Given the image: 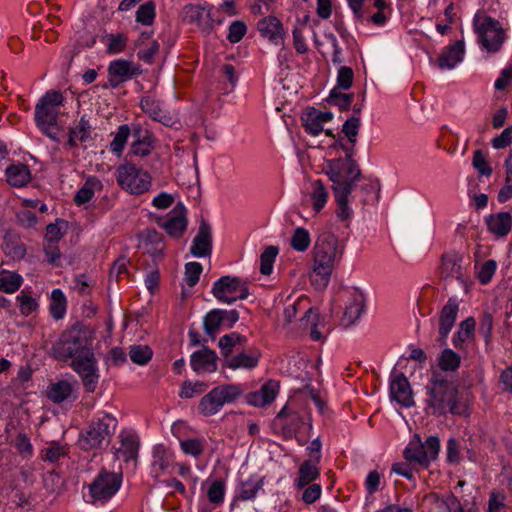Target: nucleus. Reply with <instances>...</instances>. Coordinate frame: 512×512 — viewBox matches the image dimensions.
I'll list each match as a JSON object with an SVG mask.
<instances>
[{"instance_id":"69168bd1","label":"nucleus","mask_w":512,"mask_h":512,"mask_svg":"<svg viewBox=\"0 0 512 512\" xmlns=\"http://www.w3.org/2000/svg\"><path fill=\"white\" fill-rule=\"evenodd\" d=\"M127 37L124 34H116L108 36L107 51L110 54H118L126 48Z\"/></svg>"},{"instance_id":"e2e57ef3","label":"nucleus","mask_w":512,"mask_h":512,"mask_svg":"<svg viewBox=\"0 0 512 512\" xmlns=\"http://www.w3.org/2000/svg\"><path fill=\"white\" fill-rule=\"evenodd\" d=\"M43 250L49 264L55 267L60 266L61 253L57 242L44 241Z\"/></svg>"},{"instance_id":"393cba45","label":"nucleus","mask_w":512,"mask_h":512,"mask_svg":"<svg viewBox=\"0 0 512 512\" xmlns=\"http://www.w3.org/2000/svg\"><path fill=\"white\" fill-rule=\"evenodd\" d=\"M365 308V296L362 292L355 289L351 295L349 302L345 308L343 324L350 326L354 324L362 315Z\"/></svg>"},{"instance_id":"de8ad7c7","label":"nucleus","mask_w":512,"mask_h":512,"mask_svg":"<svg viewBox=\"0 0 512 512\" xmlns=\"http://www.w3.org/2000/svg\"><path fill=\"white\" fill-rule=\"evenodd\" d=\"M134 137H136V139L131 144L130 154L140 157L148 156L153 149L151 137L144 136L141 138L139 132L135 133Z\"/></svg>"},{"instance_id":"0eeeda50","label":"nucleus","mask_w":512,"mask_h":512,"mask_svg":"<svg viewBox=\"0 0 512 512\" xmlns=\"http://www.w3.org/2000/svg\"><path fill=\"white\" fill-rule=\"evenodd\" d=\"M122 474L102 469L87 485L83 493L85 501L94 506L107 503L120 489Z\"/></svg>"},{"instance_id":"3c124183","label":"nucleus","mask_w":512,"mask_h":512,"mask_svg":"<svg viewBox=\"0 0 512 512\" xmlns=\"http://www.w3.org/2000/svg\"><path fill=\"white\" fill-rule=\"evenodd\" d=\"M475 329V320L472 317H468L464 321L460 323V328L457 334L453 337V344L456 348L461 347V345L469 339L473 331Z\"/></svg>"},{"instance_id":"423d86ee","label":"nucleus","mask_w":512,"mask_h":512,"mask_svg":"<svg viewBox=\"0 0 512 512\" xmlns=\"http://www.w3.org/2000/svg\"><path fill=\"white\" fill-rule=\"evenodd\" d=\"M473 31L476 34L477 43L488 53L499 52L506 39L501 23L481 11H477L473 17Z\"/></svg>"},{"instance_id":"9b49d317","label":"nucleus","mask_w":512,"mask_h":512,"mask_svg":"<svg viewBox=\"0 0 512 512\" xmlns=\"http://www.w3.org/2000/svg\"><path fill=\"white\" fill-rule=\"evenodd\" d=\"M211 293L221 303L233 304L249 296L247 281L229 275L220 277L213 283Z\"/></svg>"},{"instance_id":"052dcab7","label":"nucleus","mask_w":512,"mask_h":512,"mask_svg":"<svg viewBox=\"0 0 512 512\" xmlns=\"http://www.w3.org/2000/svg\"><path fill=\"white\" fill-rule=\"evenodd\" d=\"M65 455V448L55 441L49 443V445L42 450V459L45 462L55 463Z\"/></svg>"},{"instance_id":"b1692460","label":"nucleus","mask_w":512,"mask_h":512,"mask_svg":"<svg viewBox=\"0 0 512 512\" xmlns=\"http://www.w3.org/2000/svg\"><path fill=\"white\" fill-rule=\"evenodd\" d=\"M257 28L264 38L269 39L274 44L283 43V26L278 18L274 16L265 17L258 21Z\"/></svg>"},{"instance_id":"bb28decb","label":"nucleus","mask_w":512,"mask_h":512,"mask_svg":"<svg viewBox=\"0 0 512 512\" xmlns=\"http://www.w3.org/2000/svg\"><path fill=\"white\" fill-rule=\"evenodd\" d=\"M301 323L305 328H309L310 337L314 341L323 339L324 328L326 326L325 317L314 308H309L301 318Z\"/></svg>"},{"instance_id":"bf43d9fd","label":"nucleus","mask_w":512,"mask_h":512,"mask_svg":"<svg viewBox=\"0 0 512 512\" xmlns=\"http://www.w3.org/2000/svg\"><path fill=\"white\" fill-rule=\"evenodd\" d=\"M354 80V72L348 66H340L337 72L336 86L333 89L348 90Z\"/></svg>"},{"instance_id":"a19ab883","label":"nucleus","mask_w":512,"mask_h":512,"mask_svg":"<svg viewBox=\"0 0 512 512\" xmlns=\"http://www.w3.org/2000/svg\"><path fill=\"white\" fill-rule=\"evenodd\" d=\"M179 444L185 455L197 459L204 453L206 440L204 438H188L180 440Z\"/></svg>"},{"instance_id":"774afa93","label":"nucleus","mask_w":512,"mask_h":512,"mask_svg":"<svg viewBox=\"0 0 512 512\" xmlns=\"http://www.w3.org/2000/svg\"><path fill=\"white\" fill-rule=\"evenodd\" d=\"M498 387L502 392L512 394V364L501 371L498 378Z\"/></svg>"},{"instance_id":"dca6fc26","label":"nucleus","mask_w":512,"mask_h":512,"mask_svg":"<svg viewBox=\"0 0 512 512\" xmlns=\"http://www.w3.org/2000/svg\"><path fill=\"white\" fill-rule=\"evenodd\" d=\"M459 311V301L455 297L448 299L442 307L439 314V337L438 342L441 345L446 344V339L454 327Z\"/></svg>"},{"instance_id":"4c0bfd02","label":"nucleus","mask_w":512,"mask_h":512,"mask_svg":"<svg viewBox=\"0 0 512 512\" xmlns=\"http://www.w3.org/2000/svg\"><path fill=\"white\" fill-rule=\"evenodd\" d=\"M72 385L66 380H61L49 385L47 397L54 403L60 404L68 400L72 395Z\"/></svg>"},{"instance_id":"7ed1b4c3","label":"nucleus","mask_w":512,"mask_h":512,"mask_svg":"<svg viewBox=\"0 0 512 512\" xmlns=\"http://www.w3.org/2000/svg\"><path fill=\"white\" fill-rule=\"evenodd\" d=\"M344 248L334 233L322 231L318 234L312 250V283L316 288L327 287L334 268L342 260Z\"/></svg>"},{"instance_id":"ea45409f","label":"nucleus","mask_w":512,"mask_h":512,"mask_svg":"<svg viewBox=\"0 0 512 512\" xmlns=\"http://www.w3.org/2000/svg\"><path fill=\"white\" fill-rule=\"evenodd\" d=\"M23 278L17 272L7 270L0 271V291L5 293H14L22 285Z\"/></svg>"},{"instance_id":"49530a36","label":"nucleus","mask_w":512,"mask_h":512,"mask_svg":"<svg viewBox=\"0 0 512 512\" xmlns=\"http://www.w3.org/2000/svg\"><path fill=\"white\" fill-rule=\"evenodd\" d=\"M505 168V185L500 189L498 193V201L500 203H504L512 198V149L510 150L509 156L505 160Z\"/></svg>"},{"instance_id":"aec40b11","label":"nucleus","mask_w":512,"mask_h":512,"mask_svg":"<svg viewBox=\"0 0 512 512\" xmlns=\"http://www.w3.org/2000/svg\"><path fill=\"white\" fill-rule=\"evenodd\" d=\"M187 225L186 209L179 203L171 210L169 218L162 224V227L169 236L178 239L186 231Z\"/></svg>"},{"instance_id":"6ab92c4d","label":"nucleus","mask_w":512,"mask_h":512,"mask_svg":"<svg viewBox=\"0 0 512 512\" xmlns=\"http://www.w3.org/2000/svg\"><path fill=\"white\" fill-rule=\"evenodd\" d=\"M140 107L142 111L148 114L153 120L162 123L167 127H173L179 124L169 113L164 111L161 102L152 96H144L141 98Z\"/></svg>"},{"instance_id":"39448f33","label":"nucleus","mask_w":512,"mask_h":512,"mask_svg":"<svg viewBox=\"0 0 512 512\" xmlns=\"http://www.w3.org/2000/svg\"><path fill=\"white\" fill-rule=\"evenodd\" d=\"M65 101L64 95L57 90H48L35 106V123L40 131L52 140H57L53 131L57 126L60 107Z\"/></svg>"},{"instance_id":"4be33fe9","label":"nucleus","mask_w":512,"mask_h":512,"mask_svg":"<svg viewBox=\"0 0 512 512\" xmlns=\"http://www.w3.org/2000/svg\"><path fill=\"white\" fill-rule=\"evenodd\" d=\"M217 354L215 351L204 347L191 355V368L197 373H211L217 369Z\"/></svg>"},{"instance_id":"2f4dec72","label":"nucleus","mask_w":512,"mask_h":512,"mask_svg":"<svg viewBox=\"0 0 512 512\" xmlns=\"http://www.w3.org/2000/svg\"><path fill=\"white\" fill-rule=\"evenodd\" d=\"M486 223L490 232L499 237H503L511 230L512 216L509 212H500L495 215H490Z\"/></svg>"},{"instance_id":"603ef678","label":"nucleus","mask_w":512,"mask_h":512,"mask_svg":"<svg viewBox=\"0 0 512 512\" xmlns=\"http://www.w3.org/2000/svg\"><path fill=\"white\" fill-rule=\"evenodd\" d=\"M279 249L276 246H268L260 256V272L263 275H270L273 270L275 259Z\"/></svg>"},{"instance_id":"ddd939ff","label":"nucleus","mask_w":512,"mask_h":512,"mask_svg":"<svg viewBox=\"0 0 512 512\" xmlns=\"http://www.w3.org/2000/svg\"><path fill=\"white\" fill-rule=\"evenodd\" d=\"M329 179L333 183L332 189L338 205L337 216L342 221H346L353 212L349 206V196L355 187V183H353V179L342 181L339 173L333 170L329 173Z\"/></svg>"},{"instance_id":"f704fd0d","label":"nucleus","mask_w":512,"mask_h":512,"mask_svg":"<svg viewBox=\"0 0 512 512\" xmlns=\"http://www.w3.org/2000/svg\"><path fill=\"white\" fill-rule=\"evenodd\" d=\"M247 342V337L241 335L237 332H232L230 334H226L219 339L218 346L220 348V353L224 358L225 363L227 362V358L232 357V352L237 346H243Z\"/></svg>"},{"instance_id":"a18cd8bd","label":"nucleus","mask_w":512,"mask_h":512,"mask_svg":"<svg viewBox=\"0 0 512 512\" xmlns=\"http://www.w3.org/2000/svg\"><path fill=\"white\" fill-rule=\"evenodd\" d=\"M285 416H288L290 423L283 426V433L286 437H292L304 420L296 412H290L286 406L279 411L276 418L281 419Z\"/></svg>"},{"instance_id":"0e129e2a","label":"nucleus","mask_w":512,"mask_h":512,"mask_svg":"<svg viewBox=\"0 0 512 512\" xmlns=\"http://www.w3.org/2000/svg\"><path fill=\"white\" fill-rule=\"evenodd\" d=\"M472 165L480 175L490 176L492 174V168L486 160V156L482 150H476L474 152Z\"/></svg>"},{"instance_id":"f8f14e48","label":"nucleus","mask_w":512,"mask_h":512,"mask_svg":"<svg viewBox=\"0 0 512 512\" xmlns=\"http://www.w3.org/2000/svg\"><path fill=\"white\" fill-rule=\"evenodd\" d=\"M185 20L195 23L204 34H209L214 25L222 24L223 19L216 15L213 6L189 4L184 9Z\"/></svg>"},{"instance_id":"c9c22d12","label":"nucleus","mask_w":512,"mask_h":512,"mask_svg":"<svg viewBox=\"0 0 512 512\" xmlns=\"http://www.w3.org/2000/svg\"><path fill=\"white\" fill-rule=\"evenodd\" d=\"M102 188L103 185L96 176H89L83 186L75 194L74 202L77 205H83L93 198L96 190H101Z\"/></svg>"},{"instance_id":"cd10ccee","label":"nucleus","mask_w":512,"mask_h":512,"mask_svg":"<svg viewBox=\"0 0 512 512\" xmlns=\"http://www.w3.org/2000/svg\"><path fill=\"white\" fill-rule=\"evenodd\" d=\"M463 55L464 44L462 41H456L443 49L438 59V66L440 69H452L463 60Z\"/></svg>"},{"instance_id":"c85d7f7f","label":"nucleus","mask_w":512,"mask_h":512,"mask_svg":"<svg viewBox=\"0 0 512 512\" xmlns=\"http://www.w3.org/2000/svg\"><path fill=\"white\" fill-rule=\"evenodd\" d=\"M264 477L257 474L250 475L246 480H241L235 500L248 501L256 497L263 489Z\"/></svg>"},{"instance_id":"f257e3e1","label":"nucleus","mask_w":512,"mask_h":512,"mask_svg":"<svg viewBox=\"0 0 512 512\" xmlns=\"http://www.w3.org/2000/svg\"><path fill=\"white\" fill-rule=\"evenodd\" d=\"M51 355L59 361L71 359V368L81 378L85 391L93 393L96 390L100 378L98 361L85 330L72 327L62 332L51 347Z\"/></svg>"},{"instance_id":"9d476101","label":"nucleus","mask_w":512,"mask_h":512,"mask_svg":"<svg viewBox=\"0 0 512 512\" xmlns=\"http://www.w3.org/2000/svg\"><path fill=\"white\" fill-rule=\"evenodd\" d=\"M118 185L133 195H141L152 186V179L148 172L137 168L132 163L120 165L115 172Z\"/></svg>"},{"instance_id":"7c9ffc66","label":"nucleus","mask_w":512,"mask_h":512,"mask_svg":"<svg viewBox=\"0 0 512 512\" xmlns=\"http://www.w3.org/2000/svg\"><path fill=\"white\" fill-rule=\"evenodd\" d=\"M7 182L13 187H23L31 180V172L23 163L11 164L5 170Z\"/></svg>"},{"instance_id":"72a5a7b5","label":"nucleus","mask_w":512,"mask_h":512,"mask_svg":"<svg viewBox=\"0 0 512 512\" xmlns=\"http://www.w3.org/2000/svg\"><path fill=\"white\" fill-rule=\"evenodd\" d=\"M318 464L312 459L305 460L299 467L295 484L298 488H304L320 476Z\"/></svg>"},{"instance_id":"412c9836","label":"nucleus","mask_w":512,"mask_h":512,"mask_svg":"<svg viewBox=\"0 0 512 512\" xmlns=\"http://www.w3.org/2000/svg\"><path fill=\"white\" fill-rule=\"evenodd\" d=\"M463 257L457 253H449L442 256L440 274L442 278H455L461 284L466 283L463 272Z\"/></svg>"},{"instance_id":"8fccbe9b","label":"nucleus","mask_w":512,"mask_h":512,"mask_svg":"<svg viewBox=\"0 0 512 512\" xmlns=\"http://www.w3.org/2000/svg\"><path fill=\"white\" fill-rule=\"evenodd\" d=\"M303 126L307 133L316 136L323 131V124L316 115V108H309L302 116Z\"/></svg>"},{"instance_id":"20e7f679","label":"nucleus","mask_w":512,"mask_h":512,"mask_svg":"<svg viewBox=\"0 0 512 512\" xmlns=\"http://www.w3.org/2000/svg\"><path fill=\"white\" fill-rule=\"evenodd\" d=\"M117 427V420L106 412L98 413L84 428L78 439L81 450L90 451L106 448Z\"/></svg>"},{"instance_id":"864d4df0","label":"nucleus","mask_w":512,"mask_h":512,"mask_svg":"<svg viewBox=\"0 0 512 512\" xmlns=\"http://www.w3.org/2000/svg\"><path fill=\"white\" fill-rule=\"evenodd\" d=\"M361 120L359 116L352 115L342 126V133L347 137L350 144L355 145L360 130Z\"/></svg>"},{"instance_id":"a878e982","label":"nucleus","mask_w":512,"mask_h":512,"mask_svg":"<svg viewBox=\"0 0 512 512\" xmlns=\"http://www.w3.org/2000/svg\"><path fill=\"white\" fill-rule=\"evenodd\" d=\"M139 245L152 256H160L165 247L162 234L154 228H147L139 234Z\"/></svg>"},{"instance_id":"680f3d73","label":"nucleus","mask_w":512,"mask_h":512,"mask_svg":"<svg viewBox=\"0 0 512 512\" xmlns=\"http://www.w3.org/2000/svg\"><path fill=\"white\" fill-rule=\"evenodd\" d=\"M202 270L203 267L199 262H189L185 265L184 281L189 287L198 283Z\"/></svg>"},{"instance_id":"f03ea898","label":"nucleus","mask_w":512,"mask_h":512,"mask_svg":"<svg viewBox=\"0 0 512 512\" xmlns=\"http://www.w3.org/2000/svg\"><path fill=\"white\" fill-rule=\"evenodd\" d=\"M425 412L434 417L446 416L448 413L468 417L469 406L459 396L456 385L447 374L431 370V376L425 386Z\"/></svg>"},{"instance_id":"c03bdc74","label":"nucleus","mask_w":512,"mask_h":512,"mask_svg":"<svg viewBox=\"0 0 512 512\" xmlns=\"http://www.w3.org/2000/svg\"><path fill=\"white\" fill-rule=\"evenodd\" d=\"M311 244L310 233L303 227H297L290 239V246L297 252H305Z\"/></svg>"},{"instance_id":"c756f323","label":"nucleus","mask_w":512,"mask_h":512,"mask_svg":"<svg viewBox=\"0 0 512 512\" xmlns=\"http://www.w3.org/2000/svg\"><path fill=\"white\" fill-rule=\"evenodd\" d=\"M174 459L173 453L164 445L159 444L153 448L152 452V468L155 477H159L166 469H168Z\"/></svg>"},{"instance_id":"473e14b6","label":"nucleus","mask_w":512,"mask_h":512,"mask_svg":"<svg viewBox=\"0 0 512 512\" xmlns=\"http://www.w3.org/2000/svg\"><path fill=\"white\" fill-rule=\"evenodd\" d=\"M260 353L257 350L251 353L241 352L237 355L227 358L225 365L230 369H253L258 365Z\"/></svg>"},{"instance_id":"5fc2aeb1","label":"nucleus","mask_w":512,"mask_h":512,"mask_svg":"<svg viewBox=\"0 0 512 512\" xmlns=\"http://www.w3.org/2000/svg\"><path fill=\"white\" fill-rule=\"evenodd\" d=\"M152 355L153 352L147 345H134L131 346L129 351L131 361L138 365L147 364L152 358Z\"/></svg>"},{"instance_id":"6e6552de","label":"nucleus","mask_w":512,"mask_h":512,"mask_svg":"<svg viewBox=\"0 0 512 512\" xmlns=\"http://www.w3.org/2000/svg\"><path fill=\"white\" fill-rule=\"evenodd\" d=\"M440 450V440L431 435L422 442L419 434H414L404 449L403 456L410 464L427 468L434 461Z\"/></svg>"},{"instance_id":"5701e85b","label":"nucleus","mask_w":512,"mask_h":512,"mask_svg":"<svg viewBox=\"0 0 512 512\" xmlns=\"http://www.w3.org/2000/svg\"><path fill=\"white\" fill-rule=\"evenodd\" d=\"M279 384L270 380L263 384L258 391L251 392L247 395V403L255 407H262L272 403L278 394Z\"/></svg>"},{"instance_id":"4468645a","label":"nucleus","mask_w":512,"mask_h":512,"mask_svg":"<svg viewBox=\"0 0 512 512\" xmlns=\"http://www.w3.org/2000/svg\"><path fill=\"white\" fill-rule=\"evenodd\" d=\"M354 146L355 145L351 144V147H348L341 144L342 149L345 151V160L336 159L330 161L326 171L328 176L329 173L333 170L339 173L342 181L353 179V183H355L361 177V170L358 163L354 159Z\"/></svg>"},{"instance_id":"f3484780","label":"nucleus","mask_w":512,"mask_h":512,"mask_svg":"<svg viewBox=\"0 0 512 512\" xmlns=\"http://www.w3.org/2000/svg\"><path fill=\"white\" fill-rule=\"evenodd\" d=\"M390 396L403 407H411L414 405L410 383L403 373L391 375Z\"/></svg>"},{"instance_id":"a211bd4d","label":"nucleus","mask_w":512,"mask_h":512,"mask_svg":"<svg viewBox=\"0 0 512 512\" xmlns=\"http://www.w3.org/2000/svg\"><path fill=\"white\" fill-rule=\"evenodd\" d=\"M190 252L195 257H206L212 252V228L211 225L201 218L198 232L193 239Z\"/></svg>"},{"instance_id":"338daca9","label":"nucleus","mask_w":512,"mask_h":512,"mask_svg":"<svg viewBox=\"0 0 512 512\" xmlns=\"http://www.w3.org/2000/svg\"><path fill=\"white\" fill-rule=\"evenodd\" d=\"M14 445L20 455L24 457H31L33 454V446L29 437L25 433H18Z\"/></svg>"},{"instance_id":"37998d69","label":"nucleus","mask_w":512,"mask_h":512,"mask_svg":"<svg viewBox=\"0 0 512 512\" xmlns=\"http://www.w3.org/2000/svg\"><path fill=\"white\" fill-rule=\"evenodd\" d=\"M50 313L56 320L62 319L66 313V297L60 289L51 293Z\"/></svg>"},{"instance_id":"e433bc0d","label":"nucleus","mask_w":512,"mask_h":512,"mask_svg":"<svg viewBox=\"0 0 512 512\" xmlns=\"http://www.w3.org/2000/svg\"><path fill=\"white\" fill-rule=\"evenodd\" d=\"M460 363V355L452 349L446 348L438 356V368L436 370L443 374H447V372H455L460 367Z\"/></svg>"},{"instance_id":"4d7b16f0","label":"nucleus","mask_w":512,"mask_h":512,"mask_svg":"<svg viewBox=\"0 0 512 512\" xmlns=\"http://www.w3.org/2000/svg\"><path fill=\"white\" fill-rule=\"evenodd\" d=\"M225 495V483L223 480H215L213 481L208 490L207 497L210 503L214 505H220L224 501Z\"/></svg>"},{"instance_id":"1a4fd4ad","label":"nucleus","mask_w":512,"mask_h":512,"mask_svg":"<svg viewBox=\"0 0 512 512\" xmlns=\"http://www.w3.org/2000/svg\"><path fill=\"white\" fill-rule=\"evenodd\" d=\"M242 394L239 385L223 384L214 387L199 402L198 410L204 416H212L219 412L225 404L234 402Z\"/></svg>"},{"instance_id":"13d9d810","label":"nucleus","mask_w":512,"mask_h":512,"mask_svg":"<svg viewBox=\"0 0 512 512\" xmlns=\"http://www.w3.org/2000/svg\"><path fill=\"white\" fill-rule=\"evenodd\" d=\"M155 15V4L152 1H148L142 4L136 11V21L143 25H151Z\"/></svg>"},{"instance_id":"2eb2a0df","label":"nucleus","mask_w":512,"mask_h":512,"mask_svg":"<svg viewBox=\"0 0 512 512\" xmlns=\"http://www.w3.org/2000/svg\"><path fill=\"white\" fill-rule=\"evenodd\" d=\"M139 73V68L131 61L125 59L111 61L108 66L109 85L112 88H117L120 84L130 80Z\"/></svg>"},{"instance_id":"6e6d98bb","label":"nucleus","mask_w":512,"mask_h":512,"mask_svg":"<svg viewBox=\"0 0 512 512\" xmlns=\"http://www.w3.org/2000/svg\"><path fill=\"white\" fill-rule=\"evenodd\" d=\"M131 131L128 125L124 124L121 125L118 128V131L116 132L114 139L110 143V150L120 155L125 147V144L127 142V139L130 135Z\"/></svg>"},{"instance_id":"09e8293b","label":"nucleus","mask_w":512,"mask_h":512,"mask_svg":"<svg viewBox=\"0 0 512 512\" xmlns=\"http://www.w3.org/2000/svg\"><path fill=\"white\" fill-rule=\"evenodd\" d=\"M354 99L353 93H343L339 89H332L327 102L331 105L337 106L340 110H349Z\"/></svg>"},{"instance_id":"58836bf2","label":"nucleus","mask_w":512,"mask_h":512,"mask_svg":"<svg viewBox=\"0 0 512 512\" xmlns=\"http://www.w3.org/2000/svg\"><path fill=\"white\" fill-rule=\"evenodd\" d=\"M222 309H213L209 311L203 319V328L205 333L214 340L216 338V334L224 324L222 318Z\"/></svg>"},{"instance_id":"79ce46f5","label":"nucleus","mask_w":512,"mask_h":512,"mask_svg":"<svg viewBox=\"0 0 512 512\" xmlns=\"http://www.w3.org/2000/svg\"><path fill=\"white\" fill-rule=\"evenodd\" d=\"M310 198L312 200L313 209L319 212L325 206L328 193L321 180H315L311 183Z\"/></svg>"}]
</instances>
